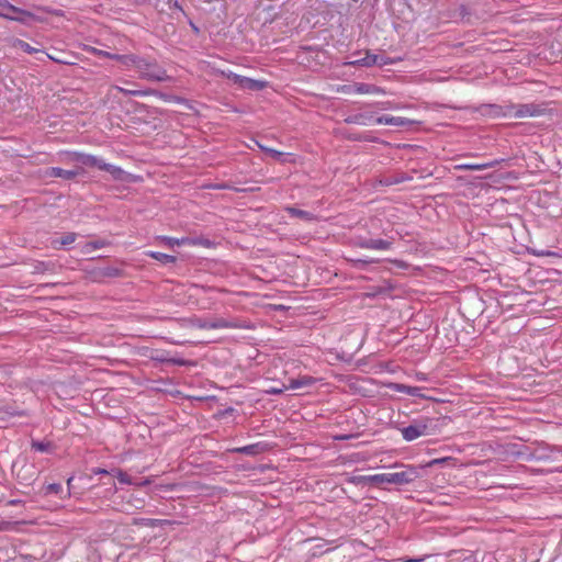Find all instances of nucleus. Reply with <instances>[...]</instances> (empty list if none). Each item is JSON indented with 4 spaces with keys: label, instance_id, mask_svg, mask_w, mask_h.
Wrapping results in <instances>:
<instances>
[{
    "label": "nucleus",
    "instance_id": "f257e3e1",
    "mask_svg": "<svg viewBox=\"0 0 562 562\" xmlns=\"http://www.w3.org/2000/svg\"><path fill=\"white\" fill-rule=\"evenodd\" d=\"M95 55L103 56L119 61L126 68H134L138 71L139 78L149 81H170L171 77L154 59H146L137 54H116L91 47Z\"/></svg>",
    "mask_w": 562,
    "mask_h": 562
},
{
    "label": "nucleus",
    "instance_id": "f03ea898",
    "mask_svg": "<svg viewBox=\"0 0 562 562\" xmlns=\"http://www.w3.org/2000/svg\"><path fill=\"white\" fill-rule=\"evenodd\" d=\"M440 418L419 416L414 418L409 425L401 428L405 441H413L423 436H432L440 431Z\"/></svg>",
    "mask_w": 562,
    "mask_h": 562
},
{
    "label": "nucleus",
    "instance_id": "7ed1b4c3",
    "mask_svg": "<svg viewBox=\"0 0 562 562\" xmlns=\"http://www.w3.org/2000/svg\"><path fill=\"white\" fill-rule=\"evenodd\" d=\"M394 467L401 469V471L374 474L372 479V485L378 486L385 483L394 485H406L422 476L419 469L416 467L405 464H395Z\"/></svg>",
    "mask_w": 562,
    "mask_h": 562
},
{
    "label": "nucleus",
    "instance_id": "20e7f679",
    "mask_svg": "<svg viewBox=\"0 0 562 562\" xmlns=\"http://www.w3.org/2000/svg\"><path fill=\"white\" fill-rule=\"evenodd\" d=\"M66 154L75 162L109 172L114 180L123 181L125 179L126 172L121 167L108 164L102 158L81 151H67Z\"/></svg>",
    "mask_w": 562,
    "mask_h": 562
},
{
    "label": "nucleus",
    "instance_id": "39448f33",
    "mask_svg": "<svg viewBox=\"0 0 562 562\" xmlns=\"http://www.w3.org/2000/svg\"><path fill=\"white\" fill-rule=\"evenodd\" d=\"M441 19L451 22L472 24L479 19V16L470 4L456 3L441 12Z\"/></svg>",
    "mask_w": 562,
    "mask_h": 562
},
{
    "label": "nucleus",
    "instance_id": "423d86ee",
    "mask_svg": "<svg viewBox=\"0 0 562 562\" xmlns=\"http://www.w3.org/2000/svg\"><path fill=\"white\" fill-rule=\"evenodd\" d=\"M0 16L26 25H31L37 21L33 13L14 7L8 0H0Z\"/></svg>",
    "mask_w": 562,
    "mask_h": 562
},
{
    "label": "nucleus",
    "instance_id": "0eeeda50",
    "mask_svg": "<svg viewBox=\"0 0 562 562\" xmlns=\"http://www.w3.org/2000/svg\"><path fill=\"white\" fill-rule=\"evenodd\" d=\"M514 109V103H508L505 105L484 103L481 104L476 110L483 116H487L491 119H501L512 117Z\"/></svg>",
    "mask_w": 562,
    "mask_h": 562
},
{
    "label": "nucleus",
    "instance_id": "6e6552de",
    "mask_svg": "<svg viewBox=\"0 0 562 562\" xmlns=\"http://www.w3.org/2000/svg\"><path fill=\"white\" fill-rule=\"evenodd\" d=\"M514 108L512 117L516 119L541 116L547 112L546 104L543 103L514 104Z\"/></svg>",
    "mask_w": 562,
    "mask_h": 562
},
{
    "label": "nucleus",
    "instance_id": "1a4fd4ad",
    "mask_svg": "<svg viewBox=\"0 0 562 562\" xmlns=\"http://www.w3.org/2000/svg\"><path fill=\"white\" fill-rule=\"evenodd\" d=\"M356 246L362 249H375V250H389L392 248L393 243L391 240L386 239H373V238H366V237H359L356 240Z\"/></svg>",
    "mask_w": 562,
    "mask_h": 562
},
{
    "label": "nucleus",
    "instance_id": "9d476101",
    "mask_svg": "<svg viewBox=\"0 0 562 562\" xmlns=\"http://www.w3.org/2000/svg\"><path fill=\"white\" fill-rule=\"evenodd\" d=\"M123 274V270L114 266L97 267L90 271L93 281L101 282L105 278H117Z\"/></svg>",
    "mask_w": 562,
    "mask_h": 562
},
{
    "label": "nucleus",
    "instance_id": "9b49d317",
    "mask_svg": "<svg viewBox=\"0 0 562 562\" xmlns=\"http://www.w3.org/2000/svg\"><path fill=\"white\" fill-rule=\"evenodd\" d=\"M270 449V445L263 441L247 445L244 447L233 448L229 451L233 453L245 454V456H258Z\"/></svg>",
    "mask_w": 562,
    "mask_h": 562
},
{
    "label": "nucleus",
    "instance_id": "f8f14e48",
    "mask_svg": "<svg viewBox=\"0 0 562 562\" xmlns=\"http://www.w3.org/2000/svg\"><path fill=\"white\" fill-rule=\"evenodd\" d=\"M82 172H83V169L80 167H78L77 169H74V170H65L59 167H49L45 170V176L54 177V178H63L65 180H72L78 175H80Z\"/></svg>",
    "mask_w": 562,
    "mask_h": 562
},
{
    "label": "nucleus",
    "instance_id": "ddd939ff",
    "mask_svg": "<svg viewBox=\"0 0 562 562\" xmlns=\"http://www.w3.org/2000/svg\"><path fill=\"white\" fill-rule=\"evenodd\" d=\"M352 56L358 57V58L347 60V61H345V65L371 67V66H375V63L378 60L376 54H372L370 50H367L363 57H359L360 56L359 52L353 53Z\"/></svg>",
    "mask_w": 562,
    "mask_h": 562
},
{
    "label": "nucleus",
    "instance_id": "4468645a",
    "mask_svg": "<svg viewBox=\"0 0 562 562\" xmlns=\"http://www.w3.org/2000/svg\"><path fill=\"white\" fill-rule=\"evenodd\" d=\"M375 123L385 124L398 127H409L416 122L406 117L401 116H392V115H382L375 119Z\"/></svg>",
    "mask_w": 562,
    "mask_h": 562
},
{
    "label": "nucleus",
    "instance_id": "2eb2a0df",
    "mask_svg": "<svg viewBox=\"0 0 562 562\" xmlns=\"http://www.w3.org/2000/svg\"><path fill=\"white\" fill-rule=\"evenodd\" d=\"M161 241L165 243L169 247L173 246H182V245H207V239H195L190 237H183V238H175V237H168L162 236Z\"/></svg>",
    "mask_w": 562,
    "mask_h": 562
},
{
    "label": "nucleus",
    "instance_id": "dca6fc26",
    "mask_svg": "<svg viewBox=\"0 0 562 562\" xmlns=\"http://www.w3.org/2000/svg\"><path fill=\"white\" fill-rule=\"evenodd\" d=\"M239 81L238 88L249 91H261L268 86V82L265 80H257L248 77H237Z\"/></svg>",
    "mask_w": 562,
    "mask_h": 562
},
{
    "label": "nucleus",
    "instance_id": "f3484780",
    "mask_svg": "<svg viewBox=\"0 0 562 562\" xmlns=\"http://www.w3.org/2000/svg\"><path fill=\"white\" fill-rule=\"evenodd\" d=\"M389 387L395 392L405 393L415 397L427 398V396L422 393L423 389L419 386H411L403 383H391Z\"/></svg>",
    "mask_w": 562,
    "mask_h": 562
},
{
    "label": "nucleus",
    "instance_id": "a211bd4d",
    "mask_svg": "<svg viewBox=\"0 0 562 562\" xmlns=\"http://www.w3.org/2000/svg\"><path fill=\"white\" fill-rule=\"evenodd\" d=\"M373 119H374V113L373 112H360V113L348 115L344 120V122L347 123V124L367 125Z\"/></svg>",
    "mask_w": 562,
    "mask_h": 562
},
{
    "label": "nucleus",
    "instance_id": "6ab92c4d",
    "mask_svg": "<svg viewBox=\"0 0 562 562\" xmlns=\"http://www.w3.org/2000/svg\"><path fill=\"white\" fill-rule=\"evenodd\" d=\"M223 328H249L247 325L227 321L223 317H216L212 319V329H223Z\"/></svg>",
    "mask_w": 562,
    "mask_h": 562
},
{
    "label": "nucleus",
    "instance_id": "aec40b11",
    "mask_svg": "<svg viewBox=\"0 0 562 562\" xmlns=\"http://www.w3.org/2000/svg\"><path fill=\"white\" fill-rule=\"evenodd\" d=\"M316 382H317V380L315 378L310 376V375H303V376H299L296 379H291L289 387L293 389V390L306 389V387L314 385Z\"/></svg>",
    "mask_w": 562,
    "mask_h": 562
},
{
    "label": "nucleus",
    "instance_id": "412c9836",
    "mask_svg": "<svg viewBox=\"0 0 562 562\" xmlns=\"http://www.w3.org/2000/svg\"><path fill=\"white\" fill-rule=\"evenodd\" d=\"M285 212L291 217H297V218H301L304 222H312V221L316 220V216L313 213L304 211V210H301V209H297L295 206H288V207H285Z\"/></svg>",
    "mask_w": 562,
    "mask_h": 562
},
{
    "label": "nucleus",
    "instance_id": "4be33fe9",
    "mask_svg": "<svg viewBox=\"0 0 562 562\" xmlns=\"http://www.w3.org/2000/svg\"><path fill=\"white\" fill-rule=\"evenodd\" d=\"M112 472H113L112 475L116 476L119 482L122 484H135L137 486H145V485L149 484V480H140L138 482H133L131 476L126 472H124L120 469H113Z\"/></svg>",
    "mask_w": 562,
    "mask_h": 562
},
{
    "label": "nucleus",
    "instance_id": "5701e85b",
    "mask_svg": "<svg viewBox=\"0 0 562 562\" xmlns=\"http://www.w3.org/2000/svg\"><path fill=\"white\" fill-rule=\"evenodd\" d=\"M355 93H358V94L384 93V90L375 85L364 83V82H356L355 83Z\"/></svg>",
    "mask_w": 562,
    "mask_h": 562
},
{
    "label": "nucleus",
    "instance_id": "b1692460",
    "mask_svg": "<svg viewBox=\"0 0 562 562\" xmlns=\"http://www.w3.org/2000/svg\"><path fill=\"white\" fill-rule=\"evenodd\" d=\"M76 238H77L76 233H66L61 237L53 239L52 246L55 249H61V248L69 246L70 244L75 243Z\"/></svg>",
    "mask_w": 562,
    "mask_h": 562
},
{
    "label": "nucleus",
    "instance_id": "393cba45",
    "mask_svg": "<svg viewBox=\"0 0 562 562\" xmlns=\"http://www.w3.org/2000/svg\"><path fill=\"white\" fill-rule=\"evenodd\" d=\"M499 164V160H492L484 164H463L459 165L457 168L460 170H485L488 168L496 167Z\"/></svg>",
    "mask_w": 562,
    "mask_h": 562
},
{
    "label": "nucleus",
    "instance_id": "a878e982",
    "mask_svg": "<svg viewBox=\"0 0 562 562\" xmlns=\"http://www.w3.org/2000/svg\"><path fill=\"white\" fill-rule=\"evenodd\" d=\"M147 256L164 265L175 263L177 261V258L175 256L164 254L160 251H148Z\"/></svg>",
    "mask_w": 562,
    "mask_h": 562
},
{
    "label": "nucleus",
    "instance_id": "bb28decb",
    "mask_svg": "<svg viewBox=\"0 0 562 562\" xmlns=\"http://www.w3.org/2000/svg\"><path fill=\"white\" fill-rule=\"evenodd\" d=\"M31 448L38 452L52 453L54 451L55 446L52 441H40L33 439L31 441Z\"/></svg>",
    "mask_w": 562,
    "mask_h": 562
},
{
    "label": "nucleus",
    "instance_id": "cd10ccee",
    "mask_svg": "<svg viewBox=\"0 0 562 562\" xmlns=\"http://www.w3.org/2000/svg\"><path fill=\"white\" fill-rule=\"evenodd\" d=\"M25 413L23 411H18L11 405H4L0 407V420H5L10 417L14 416H24Z\"/></svg>",
    "mask_w": 562,
    "mask_h": 562
},
{
    "label": "nucleus",
    "instance_id": "c85d7f7f",
    "mask_svg": "<svg viewBox=\"0 0 562 562\" xmlns=\"http://www.w3.org/2000/svg\"><path fill=\"white\" fill-rule=\"evenodd\" d=\"M13 46L21 48L23 52L27 54L45 53L42 48L31 46L29 43L20 38H15V41L13 42Z\"/></svg>",
    "mask_w": 562,
    "mask_h": 562
},
{
    "label": "nucleus",
    "instance_id": "c756f323",
    "mask_svg": "<svg viewBox=\"0 0 562 562\" xmlns=\"http://www.w3.org/2000/svg\"><path fill=\"white\" fill-rule=\"evenodd\" d=\"M123 92L126 95H133V97H144V95L155 94V95H159L160 98H165V94L162 92H159L157 90H151V89H147V90H123Z\"/></svg>",
    "mask_w": 562,
    "mask_h": 562
},
{
    "label": "nucleus",
    "instance_id": "7c9ffc66",
    "mask_svg": "<svg viewBox=\"0 0 562 562\" xmlns=\"http://www.w3.org/2000/svg\"><path fill=\"white\" fill-rule=\"evenodd\" d=\"M41 492L45 496L50 494L59 495L63 493V486L59 483H50L47 485H43Z\"/></svg>",
    "mask_w": 562,
    "mask_h": 562
},
{
    "label": "nucleus",
    "instance_id": "2f4dec72",
    "mask_svg": "<svg viewBox=\"0 0 562 562\" xmlns=\"http://www.w3.org/2000/svg\"><path fill=\"white\" fill-rule=\"evenodd\" d=\"M212 72L216 76H222V77H225V78L232 80L237 86L239 85V81L236 78L241 77V76L237 75L231 70H222V69L213 67Z\"/></svg>",
    "mask_w": 562,
    "mask_h": 562
},
{
    "label": "nucleus",
    "instance_id": "473e14b6",
    "mask_svg": "<svg viewBox=\"0 0 562 562\" xmlns=\"http://www.w3.org/2000/svg\"><path fill=\"white\" fill-rule=\"evenodd\" d=\"M259 148L265 151L267 155H269L270 157H272L273 159L278 160V161H282L284 162L285 159L283 158L285 156L284 153L280 151V150H277L274 148H270V147H266L263 145H260L258 144Z\"/></svg>",
    "mask_w": 562,
    "mask_h": 562
},
{
    "label": "nucleus",
    "instance_id": "72a5a7b5",
    "mask_svg": "<svg viewBox=\"0 0 562 562\" xmlns=\"http://www.w3.org/2000/svg\"><path fill=\"white\" fill-rule=\"evenodd\" d=\"M190 323L193 327L200 329H212V319L194 317L190 319Z\"/></svg>",
    "mask_w": 562,
    "mask_h": 562
},
{
    "label": "nucleus",
    "instance_id": "f704fd0d",
    "mask_svg": "<svg viewBox=\"0 0 562 562\" xmlns=\"http://www.w3.org/2000/svg\"><path fill=\"white\" fill-rule=\"evenodd\" d=\"M155 361L160 363H170V364H177V366H184L187 363V360L181 358H167L164 355L157 356L153 358Z\"/></svg>",
    "mask_w": 562,
    "mask_h": 562
},
{
    "label": "nucleus",
    "instance_id": "c9c22d12",
    "mask_svg": "<svg viewBox=\"0 0 562 562\" xmlns=\"http://www.w3.org/2000/svg\"><path fill=\"white\" fill-rule=\"evenodd\" d=\"M452 460L451 457H445V458H437V459H432L430 461H428L427 463H425L424 465H420V467H417L419 469V472L425 469V468H432L435 465H442L445 463H448Z\"/></svg>",
    "mask_w": 562,
    "mask_h": 562
},
{
    "label": "nucleus",
    "instance_id": "e433bc0d",
    "mask_svg": "<svg viewBox=\"0 0 562 562\" xmlns=\"http://www.w3.org/2000/svg\"><path fill=\"white\" fill-rule=\"evenodd\" d=\"M49 59L56 61V63H59V64H65V65H70V64H74L71 60H69L68 58H66V54L65 53H61V52H57V54H50V53H44Z\"/></svg>",
    "mask_w": 562,
    "mask_h": 562
},
{
    "label": "nucleus",
    "instance_id": "4c0bfd02",
    "mask_svg": "<svg viewBox=\"0 0 562 562\" xmlns=\"http://www.w3.org/2000/svg\"><path fill=\"white\" fill-rule=\"evenodd\" d=\"M53 268H54V263H52V262L37 261L34 265V272L44 273L46 271H52Z\"/></svg>",
    "mask_w": 562,
    "mask_h": 562
},
{
    "label": "nucleus",
    "instance_id": "58836bf2",
    "mask_svg": "<svg viewBox=\"0 0 562 562\" xmlns=\"http://www.w3.org/2000/svg\"><path fill=\"white\" fill-rule=\"evenodd\" d=\"M409 179L408 177H385L384 179H382L380 182L383 184V186H393V184H397V183H401L405 180Z\"/></svg>",
    "mask_w": 562,
    "mask_h": 562
},
{
    "label": "nucleus",
    "instance_id": "ea45409f",
    "mask_svg": "<svg viewBox=\"0 0 562 562\" xmlns=\"http://www.w3.org/2000/svg\"><path fill=\"white\" fill-rule=\"evenodd\" d=\"M493 44L496 45V47H488L487 49L488 50H492V52H507V50H510V47H509V42L506 41V40H502L499 43H496V42H493Z\"/></svg>",
    "mask_w": 562,
    "mask_h": 562
},
{
    "label": "nucleus",
    "instance_id": "a19ab883",
    "mask_svg": "<svg viewBox=\"0 0 562 562\" xmlns=\"http://www.w3.org/2000/svg\"><path fill=\"white\" fill-rule=\"evenodd\" d=\"M372 479H373V475H358V476H352L350 479V482L353 484H371L372 485Z\"/></svg>",
    "mask_w": 562,
    "mask_h": 562
},
{
    "label": "nucleus",
    "instance_id": "79ce46f5",
    "mask_svg": "<svg viewBox=\"0 0 562 562\" xmlns=\"http://www.w3.org/2000/svg\"><path fill=\"white\" fill-rule=\"evenodd\" d=\"M346 138L349 140H352V142H373L374 140L373 138H370L369 136L359 134V133L348 134L346 136Z\"/></svg>",
    "mask_w": 562,
    "mask_h": 562
},
{
    "label": "nucleus",
    "instance_id": "37998d69",
    "mask_svg": "<svg viewBox=\"0 0 562 562\" xmlns=\"http://www.w3.org/2000/svg\"><path fill=\"white\" fill-rule=\"evenodd\" d=\"M376 63H375V66H379V67H383L385 65H390V64H394L395 63V59H392L390 57H387L386 55L384 54H376Z\"/></svg>",
    "mask_w": 562,
    "mask_h": 562
},
{
    "label": "nucleus",
    "instance_id": "c03bdc74",
    "mask_svg": "<svg viewBox=\"0 0 562 562\" xmlns=\"http://www.w3.org/2000/svg\"><path fill=\"white\" fill-rule=\"evenodd\" d=\"M111 243L109 240H105V239H97V240H92V241H89L87 244V247H90L92 249H100V248H104V247H108Z\"/></svg>",
    "mask_w": 562,
    "mask_h": 562
},
{
    "label": "nucleus",
    "instance_id": "a18cd8bd",
    "mask_svg": "<svg viewBox=\"0 0 562 562\" xmlns=\"http://www.w3.org/2000/svg\"><path fill=\"white\" fill-rule=\"evenodd\" d=\"M369 106H375L378 108L379 110H390V109H396V106L394 105L393 102L391 101H381V102H375V103H372V104H368Z\"/></svg>",
    "mask_w": 562,
    "mask_h": 562
},
{
    "label": "nucleus",
    "instance_id": "49530a36",
    "mask_svg": "<svg viewBox=\"0 0 562 562\" xmlns=\"http://www.w3.org/2000/svg\"><path fill=\"white\" fill-rule=\"evenodd\" d=\"M203 3H206V4H212L214 3V8L213 9H216V7L218 5V9L221 11H224L225 10V1L224 0H201Z\"/></svg>",
    "mask_w": 562,
    "mask_h": 562
},
{
    "label": "nucleus",
    "instance_id": "de8ad7c7",
    "mask_svg": "<svg viewBox=\"0 0 562 562\" xmlns=\"http://www.w3.org/2000/svg\"><path fill=\"white\" fill-rule=\"evenodd\" d=\"M92 473L95 474V475H98V474H111L112 475L113 474L112 471L109 472L108 470L102 469V468H94V469H92Z\"/></svg>",
    "mask_w": 562,
    "mask_h": 562
},
{
    "label": "nucleus",
    "instance_id": "09e8293b",
    "mask_svg": "<svg viewBox=\"0 0 562 562\" xmlns=\"http://www.w3.org/2000/svg\"><path fill=\"white\" fill-rule=\"evenodd\" d=\"M341 91L346 93L355 92V83L353 85H346L341 87Z\"/></svg>",
    "mask_w": 562,
    "mask_h": 562
},
{
    "label": "nucleus",
    "instance_id": "8fccbe9b",
    "mask_svg": "<svg viewBox=\"0 0 562 562\" xmlns=\"http://www.w3.org/2000/svg\"><path fill=\"white\" fill-rule=\"evenodd\" d=\"M374 260H372V259H370V260H368V259H356L355 260L356 265L359 266V267L360 266L362 267V266L369 265V263H371Z\"/></svg>",
    "mask_w": 562,
    "mask_h": 562
},
{
    "label": "nucleus",
    "instance_id": "3c124183",
    "mask_svg": "<svg viewBox=\"0 0 562 562\" xmlns=\"http://www.w3.org/2000/svg\"><path fill=\"white\" fill-rule=\"evenodd\" d=\"M72 480H74V477H72V476H71V477H69V479L67 480V487H68L67 495H70V490H71V485H72Z\"/></svg>",
    "mask_w": 562,
    "mask_h": 562
},
{
    "label": "nucleus",
    "instance_id": "603ef678",
    "mask_svg": "<svg viewBox=\"0 0 562 562\" xmlns=\"http://www.w3.org/2000/svg\"><path fill=\"white\" fill-rule=\"evenodd\" d=\"M300 48L303 50H316V48H314L312 46H300Z\"/></svg>",
    "mask_w": 562,
    "mask_h": 562
},
{
    "label": "nucleus",
    "instance_id": "864d4df0",
    "mask_svg": "<svg viewBox=\"0 0 562 562\" xmlns=\"http://www.w3.org/2000/svg\"><path fill=\"white\" fill-rule=\"evenodd\" d=\"M404 562H423V559H407Z\"/></svg>",
    "mask_w": 562,
    "mask_h": 562
},
{
    "label": "nucleus",
    "instance_id": "5fc2aeb1",
    "mask_svg": "<svg viewBox=\"0 0 562 562\" xmlns=\"http://www.w3.org/2000/svg\"><path fill=\"white\" fill-rule=\"evenodd\" d=\"M20 503H21V501H19V499H12V501L9 502L10 505H16V504H20Z\"/></svg>",
    "mask_w": 562,
    "mask_h": 562
},
{
    "label": "nucleus",
    "instance_id": "6e6d98bb",
    "mask_svg": "<svg viewBox=\"0 0 562 562\" xmlns=\"http://www.w3.org/2000/svg\"><path fill=\"white\" fill-rule=\"evenodd\" d=\"M137 502H138V504H139V505H135V508H140V507H143V501L137 499Z\"/></svg>",
    "mask_w": 562,
    "mask_h": 562
},
{
    "label": "nucleus",
    "instance_id": "4d7b16f0",
    "mask_svg": "<svg viewBox=\"0 0 562 562\" xmlns=\"http://www.w3.org/2000/svg\"><path fill=\"white\" fill-rule=\"evenodd\" d=\"M542 255H546V256H555V254H554V252H552V251H547V252H543Z\"/></svg>",
    "mask_w": 562,
    "mask_h": 562
},
{
    "label": "nucleus",
    "instance_id": "13d9d810",
    "mask_svg": "<svg viewBox=\"0 0 562 562\" xmlns=\"http://www.w3.org/2000/svg\"><path fill=\"white\" fill-rule=\"evenodd\" d=\"M380 292H381V290H380V291H375V292H373V293H369V294H368V296H375V295H376L378 293H380Z\"/></svg>",
    "mask_w": 562,
    "mask_h": 562
},
{
    "label": "nucleus",
    "instance_id": "bf43d9fd",
    "mask_svg": "<svg viewBox=\"0 0 562 562\" xmlns=\"http://www.w3.org/2000/svg\"><path fill=\"white\" fill-rule=\"evenodd\" d=\"M417 378H418V380H425V376H424V374H423V373H422V374H418V375H417Z\"/></svg>",
    "mask_w": 562,
    "mask_h": 562
},
{
    "label": "nucleus",
    "instance_id": "052dcab7",
    "mask_svg": "<svg viewBox=\"0 0 562 562\" xmlns=\"http://www.w3.org/2000/svg\"><path fill=\"white\" fill-rule=\"evenodd\" d=\"M191 25H192V27H193V30H194L195 32H198V31H199V29H198L195 25H193V24H191Z\"/></svg>",
    "mask_w": 562,
    "mask_h": 562
},
{
    "label": "nucleus",
    "instance_id": "680f3d73",
    "mask_svg": "<svg viewBox=\"0 0 562 562\" xmlns=\"http://www.w3.org/2000/svg\"><path fill=\"white\" fill-rule=\"evenodd\" d=\"M281 391L280 390H273L272 393H280Z\"/></svg>",
    "mask_w": 562,
    "mask_h": 562
}]
</instances>
